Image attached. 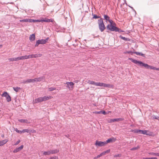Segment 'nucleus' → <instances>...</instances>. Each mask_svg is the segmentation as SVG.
Listing matches in <instances>:
<instances>
[{
    "label": "nucleus",
    "instance_id": "obj_1",
    "mask_svg": "<svg viewBox=\"0 0 159 159\" xmlns=\"http://www.w3.org/2000/svg\"><path fill=\"white\" fill-rule=\"evenodd\" d=\"M129 59L134 63L138 64L140 66H143L147 69L153 70L154 67L145 64L140 61H137L131 58H129Z\"/></svg>",
    "mask_w": 159,
    "mask_h": 159
},
{
    "label": "nucleus",
    "instance_id": "obj_2",
    "mask_svg": "<svg viewBox=\"0 0 159 159\" xmlns=\"http://www.w3.org/2000/svg\"><path fill=\"white\" fill-rule=\"evenodd\" d=\"M98 23L99 30L101 32H102L105 29V27L104 24L103 20L101 18L98 20Z\"/></svg>",
    "mask_w": 159,
    "mask_h": 159
},
{
    "label": "nucleus",
    "instance_id": "obj_3",
    "mask_svg": "<svg viewBox=\"0 0 159 159\" xmlns=\"http://www.w3.org/2000/svg\"><path fill=\"white\" fill-rule=\"evenodd\" d=\"M49 38L48 37L45 39H39L36 41L35 44V47H37L39 44H43L46 43L48 40Z\"/></svg>",
    "mask_w": 159,
    "mask_h": 159
},
{
    "label": "nucleus",
    "instance_id": "obj_4",
    "mask_svg": "<svg viewBox=\"0 0 159 159\" xmlns=\"http://www.w3.org/2000/svg\"><path fill=\"white\" fill-rule=\"evenodd\" d=\"M110 31H115V32H125V31L121 30L119 28L116 26H112V27L110 29Z\"/></svg>",
    "mask_w": 159,
    "mask_h": 159
},
{
    "label": "nucleus",
    "instance_id": "obj_5",
    "mask_svg": "<svg viewBox=\"0 0 159 159\" xmlns=\"http://www.w3.org/2000/svg\"><path fill=\"white\" fill-rule=\"evenodd\" d=\"M106 143L105 141H101L97 140L96 141L95 145L96 146H98L99 147H102L106 145Z\"/></svg>",
    "mask_w": 159,
    "mask_h": 159
},
{
    "label": "nucleus",
    "instance_id": "obj_6",
    "mask_svg": "<svg viewBox=\"0 0 159 159\" xmlns=\"http://www.w3.org/2000/svg\"><path fill=\"white\" fill-rule=\"evenodd\" d=\"M100 86H102L105 87H107L109 88H113V85L110 84H107L104 83H100Z\"/></svg>",
    "mask_w": 159,
    "mask_h": 159
},
{
    "label": "nucleus",
    "instance_id": "obj_7",
    "mask_svg": "<svg viewBox=\"0 0 159 159\" xmlns=\"http://www.w3.org/2000/svg\"><path fill=\"white\" fill-rule=\"evenodd\" d=\"M43 80H44V77L43 76H42L39 78H36L34 79V82H40Z\"/></svg>",
    "mask_w": 159,
    "mask_h": 159
},
{
    "label": "nucleus",
    "instance_id": "obj_8",
    "mask_svg": "<svg viewBox=\"0 0 159 159\" xmlns=\"http://www.w3.org/2000/svg\"><path fill=\"white\" fill-rule=\"evenodd\" d=\"M116 140V139L114 138H110L108 139L106 141H105L106 144H107L108 143H112V142H114Z\"/></svg>",
    "mask_w": 159,
    "mask_h": 159
},
{
    "label": "nucleus",
    "instance_id": "obj_9",
    "mask_svg": "<svg viewBox=\"0 0 159 159\" xmlns=\"http://www.w3.org/2000/svg\"><path fill=\"white\" fill-rule=\"evenodd\" d=\"M23 148V145H21L20 147H19L18 148H16L15 149H14L13 151V152L14 153H16L17 152H18L19 151H20V150L22 149Z\"/></svg>",
    "mask_w": 159,
    "mask_h": 159
},
{
    "label": "nucleus",
    "instance_id": "obj_10",
    "mask_svg": "<svg viewBox=\"0 0 159 159\" xmlns=\"http://www.w3.org/2000/svg\"><path fill=\"white\" fill-rule=\"evenodd\" d=\"M108 21H109V22L110 23V25L108 24L107 25V29L110 30V29H111L112 27V26H114L112 25L113 21L111 20H110L109 19V20H108Z\"/></svg>",
    "mask_w": 159,
    "mask_h": 159
},
{
    "label": "nucleus",
    "instance_id": "obj_11",
    "mask_svg": "<svg viewBox=\"0 0 159 159\" xmlns=\"http://www.w3.org/2000/svg\"><path fill=\"white\" fill-rule=\"evenodd\" d=\"M42 97H39L35 99L34 101V102L35 103H38L42 102H43Z\"/></svg>",
    "mask_w": 159,
    "mask_h": 159
},
{
    "label": "nucleus",
    "instance_id": "obj_12",
    "mask_svg": "<svg viewBox=\"0 0 159 159\" xmlns=\"http://www.w3.org/2000/svg\"><path fill=\"white\" fill-rule=\"evenodd\" d=\"M50 151L51 154H55L57 153L59 151V150L58 149H55L51 150H50Z\"/></svg>",
    "mask_w": 159,
    "mask_h": 159
},
{
    "label": "nucleus",
    "instance_id": "obj_13",
    "mask_svg": "<svg viewBox=\"0 0 159 159\" xmlns=\"http://www.w3.org/2000/svg\"><path fill=\"white\" fill-rule=\"evenodd\" d=\"M8 141V140L7 139H4L0 141V146H2L4 145Z\"/></svg>",
    "mask_w": 159,
    "mask_h": 159
},
{
    "label": "nucleus",
    "instance_id": "obj_14",
    "mask_svg": "<svg viewBox=\"0 0 159 159\" xmlns=\"http://www.w3.org/2000/svg\"><path fill=\"white\" fill-rule=\"evenodd\" d=\"M35 36L34 34H31L29 37V39L31 41H34L35 39Z\"/></svg>",
    "mask_w": 159,
    "mask_h": 159
},
{
    "label": "nucleus",
    "instance_id": "obj_15",
    "mask_svg": "<svg viewBox=\"0 0 159 159\" xmlns=\"http://www.w3.org/2000/svg\"><path fill=\"white\" fill-rule=\"evenodd\" d=\"M52 97L51 96H44L42 97L43 101L51 99Z\"/></svg>",
    "mask_w": 159,
    "mask_h": 159
},
{
    "label": "nucleus",
    "instance_id": "obj_16",
    "mask_svg": "<svg viewBox=\"0 0 159 159\" xmlns=\"http://www.w3.org/2000/svg\"><path fill=\"white\" fill-rule=\"evenodd\" d=\"M134 53L135 54L137 55L141 56L143 57H145V55L143 53L141 52H134Z\"/></svg>",
    "mask_w": 159,
    "mask_h": 159
},
{
    "label": "nucleus",
    "instance_id": "obj_17",
    "mask_svg": "<svg viewBox=\"0 0 159 159\" xmlns=\"http://www.w3.org/2000/svg\"><path fill=\"white\" fill-rule=\"evenodd\" d=\"M42 22V19L34 20L30 19V22Z\"/></svg>",
    "mask_w": 159,
    "mask_h": 159
},
{
    "label": "nucleus",
    "instance_id": "obj_18",
    "mask_svg": "<svg viewBox=\"0 0 159 159\" xmlns=\"http://www.w3.org/2000/svg\"><path fill=\"white\" fill-rule=\"evenodd\" d=\"M18 121L21 123H29L30 122H28V121L26 119H19Z\"/></svg>",
    "mask_w": 159,
    "mask_h": 159
},
{
    "label": "nucleus",
    "instance_id": "obj_19",
    "mask_svg": "<svg viewBox=\"0 0 159 159\" xmlns=\"http://www.w3.org/2000/svg\"><path fill=\"white\" fill-rule=\"evenodd\" d=\"M43 154L45 156L49 155L51 154L50 150L44 152Z\"/></svg>",
    "mask_w": 159,
    "mask_h": 159
},
{
    "label": "nucleus",
    "instance_id": "obj_20",
    "mask_svg": "<svg viewBox=\"0 0 159 159\" xmlns=\"http://www.w3.org/2000/svg\"><path fill=\"white\" fill-rule=\"evenodd\" d=\"M18 57L15 58H11L8 59V60L10 61H19Z\"/></svg>",
    "mask_w": 159,
    "mask_h": 159
},
{
    "label": "nucleus",
    "instance_id": "obj_21",
    "mask_svg": "<svg viewBox=\"0 0 159 159\" xmlns=\"http://www.w3.org/2000/svg\"><path fill=\"white\" fill-rule=\"evenodd\" d=\"M18 60H23L24 59H27V55H25L24 56H22L20 57H18Z\"/></svg>",
    "mask_w": 159,
    "mask_h": 159
},
{
    "label": "nucleus",
    "instance_id": "obj_22",
    "mask_svg": "<svg viewBox=\"0 0 159 159\" xmlns=\"http://www.w3.org/2000/svg\"><path fill=\"white\" fill-rule=\"evenodd\" d=\"M52 19H42V22H52Z\"/></svg>",
    "mask_w": 159,
    "mask_h": 159
},
{
    "label": "nucleus",
    "instance_id": "obj_23",
    "mask_svg": "<svg viewBox=\"0 0 159 159\" xmlns=\"http://www.w3.org/2000/svg\"><path fill=\"white\" fill-rule=\"evenodd\" d=\"M120 38L122 39L125 41H130V39L129 38H125L122 36V35H120L119 36Z\"/></svg>",
    "mask_w": 159,
    "mask_h": 159
},
{
    "label": "nucleus",
    "instance_id": "obj_24",
    "mask_svg": "<svg viewBox=\"0 0 159 159\" xmlns=\"http://www.w3.org/2000/svg\"><path fill=\"white\" fill-rule=\"evenodd\" d=\"M123 120V119L122 118H115L112 120V121L113 122L115 121H122Z\"/></svg>",
    "mask_w": 159,
    "mask_h": 159
},
{
    "label": "nucleus",
    "instance_id": "obj_25",
    "mask_svg": "<svg viewBox=\"0 0 159 159\" xmlns=\"http://www.w3.org/2000/svg\"><path fill=\"white\" fill-rule=\"evenodd\" d=\"M35 54H31V55H27V58L29 59V58H35Z\"/></svg>",
    "mask_w": 159,
    "mask_h": 159
},
{
    "label": "nucleus",
    "instance_id": "obj_26",
    "mask_svg": "<svg viewBox=\"0 0 159 159\" xmlns=\"http://www.w3.org/2000/svg\"><path fill=\"white\" fill-rule=\"evenodd\" d=\"M20 22H30V19H22L20 20Z\"/></svg>",
    "mask_w": 159,
    "mask_h": 159
},
{
    "label": "nucleus",
    "instance_id": "obj_27",
    "mask_svg": "<svg viewBox=\"0 0 159 159\" xmlns=\"http://www.w3.org/2000/svg\"><path fill=\"white\" fill-rule=\"evenodd\" d=\"M7 101L9 102L11 101V98L10 96L8 94L6 97Z\"/></svg>",
    "mask_w": 159,
    "mask_h": 159
},
{
    "label": "nucleus",
    "instance_id": "obj_28",
    "mask_svg": "<svg viewBox=\"0 0 159 159\" xmlns=\"http://www.w3.org/2000/svg\"><path fill=\"white\" fill-rule=\"evenodd\" d=\"M27 83H33L34 82V79H28L27 80Z\"/></svg>",
    "mask_w": 159,
    "mask_h": 159
},
{
    "label": "nucleus",
    "instance_id": "obj_29",
    "mask_svg": "<svg viewBox=\"0 0 159 159\" xmlns=\"http://www.w3.org/2000/svg\"><path fill=\"white\" fill-rule=\"evenodd\" d=\"M104 19L107 21L109 20L110 17L107 15H104Z\"/></svg>",
    "mask_w": 159,
    "mask_h": 159
},
{
    "label": "nucleus",
    "instance_id": "obj_30",
    "mask_svg": "<svg viewBox=\"0 0 159 159\" xmlns=\"http://www.w3.org/2000/svg\"><path fill=\"white\" fill-rule=\"evenodd\" d=\"M146 130H142L139 129V134H146Z\"/></svg>",
    "mask_w": 159,
    "mask_h": 159
},
{
    "label": "nucleus",
    "instance_id": "obj_31",
    "mask_svg": "<svg viewBox=\"0 0 159 159\" xmlns=\"http://www.w3.org/2000/svg\"><path fill=\"white\" fill-rule=\"evenodd\" d=\"M8 93L6 92H4L1 95L2 97H6L8 95Z\"/></svg>",
    "mask_w": 159,
    "mask_h": 159
},
{
    "label": "nucleus",
    "instance_id": "obj_32",
    "mask_svg": "<svg viewBox=\"0 0 159 159\" xmlns=\"http://www.w3.org/2000/svg\"><path fill=\"white\" fill-rule=\"evenodd\" d=\"M146 134L145 135L149 136H152V132L148 131L146 130Z\"/></svg>",
    "mask_w": 159,
    "mask_h": 159
},
{
    "label": "nucleus",
    "instance_id": "obj_33",
    "mask_svg": "<svg viewBox=\"0 0 159 159\" xmlns=\"http://www.w3.org/2000/svg\"><path fill=\"white\" fill-rule=\"evenodd\" d=\"M149 154L153 156H159V153H155L152 152L150 153Z\"/></svg>",
    "mask_w": 159,
    "mask_h": 159
},
{
    "label": "nucleus",
    "instance_id": "obj_34",
    "mask_svg": "<svg viewBox=\"0 0 159 159\" xmlns=\"http://www.w3.org/2000/svg\"><path fill=\"white\" fill-rule=\"evenodd\" d=\"M13 89L16 92H17L18 91V90L20 89V88L19 87H13Z\"/></svg>",
    "mask_w": 159,
    "mask_h": 159
},
{
    "label": "nucleus",
    "instance_id": "obj_35",
    "mask_svg": "<svg viewBox=\"0 0 159 159\" xmlns=\"http://www.w3.org/2000/svg\"><path fill=\"white\" fill-rule=\"evenodd\" d=\"M132 132L134 133H136V134H139V129H134V130H133Z\"/></svg>",
    "mask_w": 159,
    "mask_h": 159
},
{
    "label": "nucleus",
    "instance_id": "obj_36",
    "mask_svg": "<svg viewBox=\"0 0 159 159\" xmlns=\"http://www.w3.org/2000/svg\"><path fill=\"white\" fill-rule=\"evenodd\" d=\"M139 148V146H138L137 147H134L133 148H131L130 150L131 151H134V150H137V149H138Z\"/></svg>",
    "mask_w": 159,
    "mask_h": 159
},
{
    "label": "nucleus",
    "instance_id": "obj_37",
    "mask_svg": "<svg viewBox=\"0 0 159 159\" xmlns=\"http://www.w3.org/2000/svg\"><path fill=\"white\" fill-rule=\"evenodd\" d=\"M15 130L17 133L19 134H22V130H19L17 128H16L15 129Z\"/></svg>",
    "mask_w": 159,
    "mask_h": 159
},
{
    "label": "nucleus",
    "instance_id": "obj_38",
    "mask_svg": "<svg viewBox=\"0 0 159 159\" xmlns=\"http://www.w3.org/2000/svg\"><path fill=\"white\" fill-rule=\"evenodd\" d=\"M56 88L55 87H50L48 88V89L49 91H52L53 90L56 89Z\"/></svg>",
    "mask_w": 159,
    "mask_h": 159
},
{
    "label": "nucleus",
    "instance_id": "obj_39",
    "mask_svg": "<svg viewBox=\"0 0 159 159\" xmlns=\"http://www.w3.org/2000/svg\"><path fill=\"white\" fill-rule=\"evenodd\" d=\"M93 19H96L99 18H100V16H97L96 14L93 15Z\"/></svg>",
    "mask_w": 159,
    "mask_h": 159
},
{
    "label": "nucleus",
    "instance_id": "obj_40",
    "mask_svg": "<svg viewBox=\"0 0 159 159\" xmlns=\"http://www.w3.org/2000/svg\"><path fill=\"white\" fill-rule=\"evenodd\" d=\"M143 159H157V157H143Z\"/></svg>",
    "mask_w": 159,
    "mask_h": 159
},
{
    "label": "nucleus",
    "instance_id": "obj_41",
    "mask_svg": "<svg viewBox=\"0 0 159 159\" xmlns=\"http://www.w3.org/2000/svg\"><path fill=\"white\" fill-rule=\"evenodd\" d=\"M22 133L25 132L29 133V130L28 129H24L22 130Z\"/></svg>",
    "mask_w": 159,
    "mask_h": 159
},
{
    "label": "nucleus",
    "instance_id": "obj_42",
    "mask_svg": "<svg viewBox=\"0 0 159 159\" xmlns=\"http://www.w3.org/2000/svg\"><path fill=\"white\" fill-rule=\"evenodd\" d=\"M35 58H37V57H41L42 56V54H35Z\"/></svg>",
    "mask_w": 159,
    "mask_h": 159
},
{
    "label": "nucleus",
    "instance_id": "obj_43",
    "mask_svg": "<svg viewBox=\"0 0 159 159\" xmlns=\"http://www.w3.org/2000/svg\"><path fill=\"white\" fill-rule=\"evenodd\" d=\"M49 159H58V157L56 156H53L50 157Z\"/></svg>",
    "mask_w": 159,
    "mask_h": 159
},
{
    "label": "nucleus",
    "instance_id": "obj_44",
    "mask_svg": "<svg viewBox=\"0 0 159 159\" xmlns=\"http://www.w3.org/2000/svg\"><path fill=\"white\" fill-rule=\"evenodd\" d=\"M125 53H128V54H131V55H132L133 53H134V52H132L131 51H127Z\"/></svg>",
    "mask_w": 159,
    "mask_h": 159
},
{
    "label": "nucleus",
    "instance_id": "obj_45",
    "mask_svg": "<svg viewBox=\"0 0 159 159\" xmlns=\"http://www.w3.org/2000/svg\"><path fill=\"white\" fill-rule=\"evenodd\" d=\"M121 156V154H116L114 155V157H120Z\"/></svg>",
    "mask_w": 159,
    "mask_h": 159
},
{
    "label": "nucleus",
    "instance_id": "obj_46",
    "mask_svg": "<svg viewBox=\"0 0 159 159\" xmlns=\"http://www.w3.org/2000/svg\"><path fill=\"white\" fill-rule=\"evenodd\" d=\"M95 83V82H94V81H89V84H91L94 85Z\"/></svg>",
    "mask_w": 159,
    "mask_h": 159
},
{
    "label": "nucleus",
    "instance_id": "obj_47",
    "mask_svg": "<svg viewBox=\"0 0 159 159\" xmlns=\"http://www.w3.org/2000/svg\"><path fill=\"white\" fill-rule=\"evenodd\" d=\"M74 85V84L72 82H70V83L69 84V86H71V88H73V86Z\"/></svg>",
    "mask_w": 159,
    "mask_h": 159
},
{
    "label": "nucleus",
    "instance_id": "obj_48",
    "mask_svg": "<svg viewBox=\"0 0 159 159\" xmlns=\"http://www.w3.org/2000/svg\"><path fill=\"white\" fill-rule=\"evenodd\" d=\"M153 117L154 119H158L159 118V117L158 116H155L154 115L153 116Z\"/></svg>",
    "mask_w": 159,
    "mask_h": 159
},
{
    "label": "nucleus",
    "instance_id": "obj_49",
    "mask_svg": "<svg viewBox=\"0 0 159 159\" xmlns=\"http://www.w3.org/2000/svg\"><path fill=\"white\" fill-rule=\"evenodd\" d=\"M21 83H23L24 84H28L27 82V80H23L21 82Z\"/></svg>",
    "mask_w": 159,
    "mask_h": 159
},
{
    "label": "nucleus",
    "instance_id": "obj_50",
    "mask_svg": "<svg viewBox=\"0 0 159 159\" xmlns=\"http://www.w3.org/2000/svg\"><path fill=\"white\" fill-rule=\"evenodd\" d=\"M100 82H95V84L94 85H96V86H100Z\"/></svg>",
    "mask_w": 159,
    "mask_h": 159
},
{
    "label": "nucleus",
    "instance_id": "obj_51",
    "mask_svg": "<svg viewBox=\"0 0 159 159\" xmlns=\"http://www.w3.org/2000/svg\"><path fill=\"white\" fill-rule=\"evenodd\" d=\"M101 155L100 154L98 155L97 157H95L94 158V159H96L97 158H99L100 157H101Z\"/></svg>",
    "mask_w": 159,
    "mask_h": 159
},
{
    "label": "nucleus",
    "instance_id": "obj_52",
    "mask_svg": "<svg viewBox=\"0 0 159 159\" xmlns=\"http://www.w3.org/2000/svg\"><path fill=\"white\" fill-rule=\"evenodd\" d=\"M20 142V140L17 141L16 143H15L14 144V145H16L18 144Z\"/></svg>",
    "mask_w": 159,
    "mask_h": 159
},
{
    "label": "nucleus",
    "instance_id": "obj_53",
    "mask_svg": "<svg viewBox=\"0 0 159 159\" xmlns=\"http://www.w3.org/2000/svg\"><path fill=\"white\" fill-rule=\"evenodd\" d=\"M105 152V153H108L109 152H110V149H108L107 150V151H104Z\"/></svg>",
    "mask_w": 159,
    "mask_h": 159
},
{
    "label": "nucleus",
    "instance_id": "obj_54",
    "mask_svg": "<svg viewBox=\"0 0 159 159\" xmlns=\"http://www.w3.org/2000/svg\"><path fill=\"white\" fill-rule=\"evenodd\" d=\"M153 70L159 71V68L154 67Z\"/></svg>",
    "mask_w": 159,
    "mask_h": 159
},
{
    "label": "nucleus",
    "instance_id": "obj_55",
    "mask_svg": "<svg viewBox=\"0 0 159 159\" xmlns=\"http://www.w3.org/2000/svg\"><path fill=\"white\" fill-rule=\"evenodd\" d=\"M101 113L103 115H106V111H102Z\"/></svg>",
    "mask_w": 159,
    "mask_h": 159
},
{
    "label": "nucleus",
    "instance_id": "obj_56",
    "mask_svg": "<svg viewBox=\"0 0 159 159\" xmlns=\"http://www.w3.org/2000/svg\"><path fill=\"white\" fill-rule=\"evenodd\" d=\"M105 152L104 151L103 152H102L100 154L101 155V156H102L105 154Z\"/></svg>",
    "mask_w": 159,
    "mask_h": 159
},
{
    "label": "nucleus",
    "instance_id": "obj_57",
    "mask_svg": "<svg viewBox=\"0 0 159 159\" xmlns=\"http://www.w3.org/2000/svg\"><path fill=\"white\" fill-rule=\"evenodd\" d=\"M70 83V82H66V84H67V86L69 88V85Z\"/></svg>",
    "mask_w": 159,
    "mask_h": 159
},
{
    "label": "nucleus",
    "instance_id": "obj_58",
    "mask_svg": "<svg viewBox=\"0 0 159 159\" xmlns=\"http://www.w3.org/2000/svg\"><path fill=\"white\" fill-rule=\"evenodd\" d=\"M102 111H97L96 113H97V114H101V113H102Z\"/></svg>",
    "mask_w": 159,
    "mask_h": 159
},
{
    "label": "nucleus",
    "instance_id": "obj_59",
    "mask_svg": "<svg viewBox=\"0 0 159 159\" xmlns=\"http://www.w3.org/2000/svg\"><path fill=\"white\" fill-rule=\"evenodd\" d=\"M129 7L131 9H132L133 11H135V10L132 7H131L130 6H129Z\"/></svg>",
    "mask_w": 159,
    "mask_h": 159
},
{
    "label": "nucleus",
    "instance_id": "obj_60",
    "mask_svg": "<svg viewBox=\"0 0 159 159\" xmlns=\"http://www.w3.org/2000/svg\"><path fill=\"white\" fill-rule=\"evenodd\" d=\"M66 136L67 137V138H68L70 136V135L69 134H67V135H66Z\"/></svg>",
    "mask_w": 159,
    "mask_h": 159
},
{
    "label": "nucleus",
    "instance_id": "obj_61",
    "mask_svg": "<svg viewBox=\"0 0 159 159\" xmlns=\"http://www.w3.org/2000/svg\"><path fill=\"white\" fill-rule=\"evenodd\" d=\"M4 136V135H2V137H3Z\"/></svg>",
    "mask_w": 159,
    "mask_h": 159
},
{
    "label": "nucleus",
    "instance_id": "obj_62",
    "mask_svg": "<svg viewBox=\"0 0 159 159\" xmlns=\"http://www.w3.org/2000/svg\"><path fill=\"white\" fill-rule=\"evenodd\" d=\"M75 42H76V41H77L76 39H75Z\"/></svg>",
    "mask_w": 159,
    "mask_h": 159
},
{
    "label": "nucleus",
    "instance_id": "obj_63",
    "mask_svg": "<svg viewBox=\"0 0 159 159\" xmlns=\"http://www.w3.org/2000/svg\"><path fill=\"white\" fill-rule=\"evenodd\" d=\"M1 46H2V45H0V47H1Z\"/></svg>",
    "mask_w": 159,
    "mask_h": 159
},
{
    "label": "nucleus",
    "instance_id": "obj_64",
    "mask_svg": "<svg viewBox=\"0 0 159 159\" xmlns=\"http://www.w3.org/2000/svg\"><path fill=\"white\" fill-rule=\"evenodd\" d=\"M34 132H35V130H34Z\"/></svg>",
    "mask_w": 159,
    "mask_h": 159
}]
</instances>
